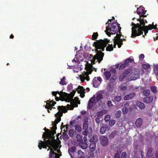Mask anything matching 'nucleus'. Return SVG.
<instances>
[{
    "label": "nucleus",
    "instance_id": "nucleus-54",
    "mask_svg": "<svg viewBox=\"0 0 158 158\" xmlns=\"http://www.w3.org/2000/svg\"><path fill=\"white\" fill-rule=\"evenodd\" d=\"M110 118V116L109 115H107L105 117L104 119L106 121H109Z\"/></svg>",
    "mask_w": 158,
    "mask_h": 158
},
{
    "label": "nucleus",
    "instance_id": "nucleus-12",
    "mask_svg": "<svg viewBox=\"0 0 158 158\" xmlns=\"http://www.w3.org/2000/svg\"><path fill=\"white\" fill-rule=\"evenodd\" d=\"M100 140L101 144L103 146H106L108 144V139L107 137L105 136H102L100 138Z\"/></svg>",
    "mask_w": 158,
    "mask_h": 158
},
{
    "label": "nucleus",
    "instance_id": "nucleus-18",
    "mask_svg": "<svg viewBox=\"0 0 158 158\" xmlns=\"http://www.w3.org/2000/svg\"><path fill=\"white\" fill-rule=\"evenodd\" d=\"M98 140V138L97 135L94 134L92 136L89 140L90 143H96Z\"/></svg>",
    "mask_w": 158,
    "mask_h": 158
},
{
    "label": "nucleus",
    "instance_id": "nucleus-29",
    "mask_svg": "<svg viewBox=\"0 0 158 158\" xmlns=\"http://www.w3.org/2000/svg\"><path fill=\"white\" fill-rule=\"evenodd\" d=\"M90 145L89 148L91 151L93 152L95 149L96 143H91Z\"/></svg>",
    "mask_w": 158,
    "mask_h": 158
},
{
    "label": "nucleus",
    "instance_id": "nucleus-28",
    "mask_svg": "<svg viewBox=\"0 0 158 158\" xmlns=\"http://www.w3.org/2000/svg\"><path fill=\"white\" fill-rule=\"evenodd\" d=\"M137 105L140 109H143L145 108V106L144 104L141 102H138L136 103Z\"/></svg>",
    "mask_w": 158,
    "mask_h": 158
},
{
    "label": "nucleus",
    "instance_id": "nucleus-64",
    "mask_svg": "<svg viewBox=\"0 0 158 158\" xmlns=\"http://www.w3.org/2000/svg\"><path fill=\"white\" fill-rule=\"evenodd\" d=\"M60 98V99H62V98H61L60 97H59V96L58 97V96H55V100H56V101H58L59 100Z\"/></svg>",
    "mask_w": 158,
    "mask_h": 158
},
{
    "label": "nucleus",
    "instance_id": "nucleus-51",
    "mask_svg": "<svg viewBox=\"0 0 158 158\" xmlns=\"http://www.w3.org/2000/svg\"><path fill=\"white\" fill-rule=\"evenodd\" d=\"M110 73H112L114 75H116L115 73L116 72V69L114 68H112L110 70Z\"/></svg>",
    "mask_w": 158,
    "mask_h": 158
},
{
    "label": "nucleus",
    "instance_id": "nucleus-63",
    "mask_svg": "<svg viewBox=\"0 0 158 158\" xmlns=\"http://www.w3.org/2000/svg\"><path fill=\"white\" fill-rule=\"evenodd\" d=\"M96 80H97V81L99 82L100 83L102 81V79L101 77H96Z\"/></svg>",
    "mask_w": 158,
    "mask_h": 158
},
{
    "label": "nucleus",
    "instance_id": "nucleus-3",
    "mask_svg": "<svg viewBox=\"0 0 158 158\" xmlns=\"http://www.w3.org/2000/svg\"><path fill=\"white\" fill-rule=\"evenodd\" d=\"M58 110L59 111L56 114H55V116L56 118L54 122H53L52 124L53 126L51 127V129L53 131H50L49 130L47 129L48 132H44L43 135L45 134V133H50L51 134L52 136L50 139H54L52 137L54 136L55 131L57 129L56 124L60 122L61 119V117L63 115V113H65L67 112V110L65 106H58L57 107ZM43 137V135H42ZM50 139V138H49Z\"/></svg>",
    "mask_w": 158,
    "mask_h": 158
},
{
    "label": "nucleus",
    "instance_id": "nucleus-44",
    "mask_svg": "<svg viewBox=\"0 0 158 158\" xmlns=\"http://www.w3.org/2000/svg\"><path fill=\"white\" fill-rule=\"evenodd\" d=\"M98 36V34L97 32L94 33L93 35H92V39L93 40H95Z\"/></svg>",
    "mask_w": 158,
    "mask_h": 158
},
{
    "label": "nucleus",
    "instance_id": "nucleus-57",
    "mask_svg": "<svg viewBox=\"0 0 158 158\" xmlns=\"http://www.w3.org/2000/svg\"><path fill=\"white\" fill-rule=\"evenodd\" d=\"M107 105L108 106L110 107H111L113 106L112 102L110 100H109L107 102Z\"/></svg>",
    "mask_w": 158,
    "mask_h": 158
},
{
    "label": "nucleus",
    "instance_id": "nucleus-20",
    "mask_svg": "<svg viewBox=\"0 0 158 158\" xmlns=\"http://www.w3.org/2000/svg\"><path fill=\"white\" fill-rule=\"evenodd\" d=\"M94 97H93L91 98L88 101V104L87 108L89 109H91L94 103Z\"/></svg>",
    "mask_w": 158,
    "mask_h": 158
},
{
    "label": "nucleus",
    "instance_id": "nucleus-48",
    "mask_svg": "<svg viewBox=\"0 0 158 158\" xmlns=\"http://www.w3.org/2000/svg\"><path fill=\"white\" fill-rule=\"evenodd\" d=\"M75 131L71 129L69 130V135L70 136L73 137L74 135Z\"/></svg>",
    "mask_w": 158,
    "mask_h": 158
},
{
    "label": "nucleus",
    "instance_id": "nucleus-22",
    "mask_svg": "<svg viewBox=\"0 0 158 158\" xmlns=\"http://www.w3.org/2000/svg\"><path fill=\"white\" fill-rule=\"evenodd\" d=\"M70 102H71L70 103H71V105L68 104L67 105V107L68 108H69L70 107L72 106V108L71 109L73 110V109L74 107H77L78 106L77 104V103L75 102L73 100V99H72V100Z\"/></svg>",
    "mask_w": 158,
    "mask_h": 158
},
{
    "label": "nucleus",
    "instance_id": "nucleus-10",
    "mask_svg": "<svg viewBox=\"0 0 158 158\" xmlns=\"http://www.w3.org/2000/svg\"><path fill=\"white\" fill-rule=\"evenodd\" d=\"M129 77H127V79L129 81L135 80L139 77V74L137 72H132L130 74Z\"/></svg>",
    "mask_w": 158,
    "mask_h": 158
},
{
    "label": "nucleus",
    "instance_id": "nucleus-24",
    "mask_svg": "<svg viewBox=\"0 0 158 158\" xmlns=\"http://www.w3.org/2000/svg\"><path fill=\"white\" fill-rule=\"evenodd\" d=\"M106 124H102L100 130V133L102 134H104L106 130Z\"/></svg>",
    "mask_w": 158,
    "mask_h": 158
},
{
    "label": "nucleus",
    "instance_id": "nucleus-21",
    "mask_svg": "<svg viewBox=\"0 0 158 158\" xmlns=\"http://www.w3.org/2000/svg\"><path fill=\"white\" fill-rule=\"evenodd\" d=\"M136 94L135 93H132L127 95L124 98V99L125 100H130L133 98Z\"/></svg>",
    "mask_w": 158,
    "mask_h": 158
},
{
    "label": "nucleus",
    "instance_id": "nucleus-30",
    "mask_svg": "<svg viewBox=\"0 0 158 158\" xmlns=\"http://www.w3.org/2000/svg\"><path fill=\"white\" fill-rule=\"evenodd\" d=\"M114 84L111 83H109L107 87V90L108 91H111L114 87Z\"/></svg>",
    "mask_w": 158,
    "mask_h": 158
},
{
    "label": "nucleus",
    "instance_id": "nucleus-9",
    "mask_svg": "<svg viewBox=\"0 0 158 158\" xmlns=\"http://www.w3.org/2000/svg\"><path fill=\"white\" fill-rule=\"evenodd\" d=\"M144 29L143 31L144 32V35H143V36L144 38L145 36L148 33V30H151L152 29H156V25H152L151 24L149 25L148 26H144Z\"/></svg>",
    "mask_w": 158,
    "mask_h": 158
},
{
    "label": "nucleus",
    "instance_id": "nucleus-32",
    "mask_svg": "<svg viewBox=\"0 0 158 158\" xmlns=\"http://www.w3.org/2000/svg\"><path fill=\"white\" fill-rule=\"evenodd\" d=\"M104 73L106 80H108L111 76V73L109 72L105 71L104 72Z\"/></svg>",
    "mask_w": 158,
    "mask_h": 158
},
{
    "label": "nucleus",
    "instance_id": "nucleus-13",
    "mask_svg": "<svg viewBox=\"0 0 158 158\" xmlns=\"http://www.w3.org/2000/svg\"><path fill=\"white\" fill-rule=\"evenodd\" d=\"M85 89L83 86H79L77 88V91L78 94H80L81 97L83 98L85 96Z\"/></svg>",
    "mask_w": 158,
    "mask_h": 158
},
{
    "label": "nucleus",
    "instance_id": "nucleus-40",
    "mask_svg": "<svg viewBox=\"0 0 158 158\" xmlns=\"http://www.w3.org/2000/svg\"><path fill=\"white\" fill-rule=\"evenodd\" d=\"M142 66L143 68L146 70L149 69L150 67L149 64H143Z\"/></svg>",
    "mask_w": 158,
    "mask_h": 158
},
{
    "label": "nucleus",
    "instance_id": "nucleus-1",
    "mask_svg": "<svg viewBox=\"0 0 158 158\" xmlns=\"http://www.w3.org/2000/svg\"><path fill=\"white\" fill-rule=\"evenodd\" d=\"M110 42V40L105 39L103 40H97L96 42H94L93 46L96 49L95 51L97 52V53L94 56H93L92 54H90L89 58H92L91 61L92 64H94L96 60H97L99 63L102 60L104 54L102 52V51H104L105 48Z\"/></svg>",
    "mask_w": 158,
    "mask_h": 158
},
{
    "label": "nucleus",
    "instance_id": "nucleus-25",
    "mask_svg": "<svg viewBox=\"0 0 158 158\" xmlns=\"http://www.w3.org/2000/svg\"><path fill=\"white\" fill-rule=\"evenodd\" d=\"M106 113V111L105 110H102L101 111H99L96 114L95 116H98V117H101L103 115Z\"/></svg>",
    "mask_w": 158,
    "mask_h": 158
},
{
    "label": "nucleus",
    "instance_id": "nucleus-16",
    "mask_svg": "<svg viewBox=\"0 0 158 158\" xmlns=\"http://www.w3.org/2000/svg\"><path fill=\"white\" fill-rule=\"evenodd\" d=\"M146 96L143 99V101L144 102L149 104L151 103L153 101V97L152 96Z\"/></svg>",
    "mask_w": 158,
    "mask_h": 158
},
{
    "label": "nucleus",
    "instance_id": "nucleus-50",
    "mask_svg": "<svg viewBox=\"0 0 158 158\" xmlns=\"http://www.w3.org/2000/svg\"><path fill=\"white\" fill-rule=\"evenodd\" d=\"M75 129L76 131L79 132L81 131V128L79 125H76L75 127Z\"/></svg>",
    "mask_w": 158,
    "mask_h": 158
},
{
    "label": "nucleus",
    "instance_id": "nucleus-60",
    "mask_svg": "<svg viewBox=\"0 0 158 158\" xmlns=\"http://www.w3.org/2000/svg\"><path fill=\"white\" fill-rule=\"evenodd\" d=\"M114 158H120V155L118 153H117L115 154Z\"/></svg>",
    "mask_w": 158,
    "mask_h": 158
},
{
    "label": "nucleus",
    "instance_id": "nucleus-4",
    "mask_svg": "<svg viewBox=\"0 0 158 158\" xmlns=\"http://www.w3.org/2000/svg\"><path fill=\"white\" fill-rule=\"evenodd\" d=\"M121 27L120 24L117 22L109 23L108 26L106 27V30L105 31L106 34L110 36L111 34H115L116 33H121Z\"/></svg>",
    "mask_w": 158,
    "mask_h": 158
},
{
    "label": "nucleus",
    "instance_id": "nucleus-7",
    "mask_svg": "<svg viewBox=\"0 0 158 158\" xmlns=\"http://www.w3.org/2000/svg\"><path fill=\"white\" fill-rule=\"evenodd\" d=\"M134 60L132 56H130L124 61V63L121 64L119 66V69L121 70L124 69L128 66L129 63L133 62Z\"/></svg>",
    "mask_w": 158,
    "mask_h": 158
},
{
    "label": "nucleus",
    "instance_id": "nucleus-49",
    "mask_svg": "<svg viewBox=\"0 0 158 158\" xmlns=\"http://www.w3.org/2000/svg\"><path fill=\"white\" fill-rule=\"evenodd\" d=\"M122 111L123 114H126L128 112V109L127 107H124L122 109Z\"/></svg>",
    "mask_w": 158,
    "mask_h": 158
},
{
    "label": "nucleus",
    "instance_id": "nucleus-6",
    "mask_svg": "<svg viewBox=\"0 0 158 158\" xmlns=\"http://www.w3.org/2000/svg\"><path fill=\"white\" fill-rule=\"evenodd\" d=\"M116 34V35L114 37V40L118 44V48H121L122 45L123 44V41L124 40L125 41L126 40L125 38H120L121 36H123L121 34V33H119V34L118 33Z\"/></svg>",
    "mask_w": 158,
    "mask_h": 158
},
{
    "label": "nucleus",
    "instance_id": "nucleus-23",
    "mask_svg": "<svg viewBox=\"0 0 158 158\" xmlns=\"http://www.w3.org/2000/svg\"><path fill=\"white\" fill-rule=\"evenodd\" d=\"M96 77H95L92 81V84L93 86L94 87H97L100 85V83L96 80Z\"/></svg>",
    "mask_w": 158,
    "mask_h": 158
},
{
    "label": "nucleus",
    "instance_id": "nucleus-17",
    "mask_svg": "<svg viewBox=\"0 0 158 158\" xmlns=\"http://www.w3.org/2000/svg\"><path fill=\"white\" fill-rule=\"evenodd\" d=\"M143 123V120L140 118H138L135 122V125L137 128H140L142 126Z\"/></svg>",
    "mask_w": 158,
    "mask_h": 158
},
{
    "label": "nucleus",
    "instance_id": "nucleus-11",
    "mask_svg": "<svg viewBox=\"0 0 158 158\" xmlns=\"http://www.w3.org/2000/svg\"><path fill=\"white\" fill-rule=\"evenodd\" d=\"M49 101L48 100L47 101V102L46 103V105L45 106V108L47 109H50V110H51L52 108H55L53 107V106H54L56 102L53 101H52L50 102H49Z\"/></svg>",
    "mask_w": 158,
    "mask_h": 158
},
{
    "label": "nucleus",
    "instance_id": "nucleus-31",
    "mask_svg": "<svg viewBox=\"0 0 158 158\" xmlns=\"http://www.w3.org/2000/svg\"><path fill=\"white\" fill-rule=\"evenodd\" d=\"M103 98V96L102 94H98L96 97V98L94 99V101H96L97 102L99 101L100 100L102 99Z\"/></svg>",
    "mask_w": 158,
    "mask_h": 158
},
{
    "label": "nucleus",
    "instance_id": "nucleus-8",
    "mask_svg": "<svg viewBox=\"0 0 158 158\" xmlns=\"http://www.w3.org/2000/svg\"><path fill=\"white\" fill-rule=\"evenodd\" d=\"M131 70L130 69H127L124 71L122 73L120 74L119 77V80L120 81H122L125 78L127 80V77H129Z\"/></svg>",
    "mask_w": 158,
    "mask_h": 158
},
{
    "label": "nucleus",
    "instance_id": "nucleus-43",
    "mask_svg": "<svg viewBox=\"0 0 158 158\" xmlns=\"http://www.w3.org/2000/svg\"><path fill=\"white\" fill-rule=\"evenodd\" d=\"M122 99V97L121 96H117L114 97V101L119 102Z\"/></svg>",
    "mask_w": 158,
    "mask_h": 158
},
{
    "label": "nucleus",
    "instance_id": "nucleus-34",
    "mask_svg": "<svg viewBox=\"0 0 158 158\" xmlns=\"http://www.w3.org/2000/svg\"><path fill=\"white\" fill-rule=\"evenodd\" d=\"M137 10L141 11L142 13V14H145L146 12V10H145V8L142 6H141L138 8Z\"/></svg>",
    "mask_w": 158,
    "mask_h": 158
},
{
    "label": "nucleus",
    "instance_id": "nucleus-53",
    "mask_svg": "<svg viewBox=\"0 0 158 158\" xmlns=\"http://www.w3.org/2000/svg\"><path fill=\"white\" fill-rule=\"evenodd\" d=\"M96 117L95 118V121L97 123L99 124L101 120V119L102 118L101 117H98V116Z\"/></svg>",
    "mask_w": 158,
    "mask_h": 158
},
{
    "label": "nucleus",
    "instance_id": "nucleus-2",
    "mask_svg": "<svg viewBox=\"0 0 158 158\" xmlns=\"http://www.w3.org/2000/svg\"><path fill=\"white\" fill-rule=\"evenodd\" d=\"M137 20L140 23L135 24L132 22L131 23V25L132 27L131 28V37L132 38H135L143 34L144 26H145V23L147 22V20L144 19L143 18H139V19H137Z\"/></svg>",
    "mask_w": 158,
    "mask_h": 158
},
{
    "label": "nucleus",
    "instance_id": "nucleus-47",
    "mask_svg": "<svg viewBox=\"0 0 158 158\" xmlns=\"http://www.w3.org/2000/svg\"><path fill=\"white\" fill-rule=\"evenodd\" d=\"M154 70L156 75H158V64L154 66Z\"/></svg>",
    "mask_w": 158,
    "mask_h": 158
},
{
    "label": "nucleus",
    "instance_id": "nucleus-61",
    "mask_svg": "<svg viewBox=\"0 0 158 158\" xmlns=\"http://www.w3.org/2000/svg\"><path fill=\"white\" fill-rule=\"evenodd\" d=\"M68 88L70 90L73 89V85L72 84L69 85H68Z\"/></svg>",
    "mask_w": 158,
    "mask_h": 158
},
{
    "label": "nucleus",
    "instance_id": "nucleus-42",
    "mask_svg": "<svg viewBox=\"0 0 158 158\" xmlns=\"http://www.w3.org/2000/svg\"><path fill=\"white\" fill-rule=\"evenodd\" d=\"M116 131H114L112 132L109 135V138L110 139H113L116 134Z\"/></svg>",
    "mask_w": 158,
    "mask_h": 158
},
{
    "label": "nucleus",
    "instance_id": "nucleus-37",
    "mask_svg": "<svg viewBox=\"0 0 158 158\" xmlns=\"http://www.w3.org/2000/svg\"><path fill=\"white\" fill-rule=\"evenodd\" d=\"M76 137L77 139V141L79 142H81L83 141L82 137L80 135L77 134Z\"/></svg>",
    "mask_w": 158,
    "mask_h": 158
},
{
    "label": "nucleus",
    "instance_id": "nucleus-41",
    "mask_svg": "<svg viewBox=\"0 0 158 158\" xmlns=\"http://www.w3.org/2000/svg\"><path fill=\"white\" fill-rule=\"evenodd\" d=\"M117 77L116 75H113L112 76V77L110 78V83H113L114 82L115 80L116 79Z\"/></svg>",
    "mask_w": 158,
    "mask_h": 158
},
{
    "label": "nucleus",
    "instance_id": "nucleus-26",
    "mask_svg": "<svg viewBox=\"0 0 158 158\" xmlns=\"http://www.w3.org/2000/svg\"><path fill=\"white\" fill-rule=\"evenodd\" d=\"M154 152L152 148H148L147 152V156L148 157H151L153 155Z\"/></svg>",
    "mask_w": 158,
    "mask_h": 158
},
{
    "label": "nucleus",
    "instance_id": "nucleus-33",
    "mask_svg": "<svg viewBox=\"0 0 158 158\" xmlns=\"http://www.w3.org/2000/svg\"><path fill=\"white\" fill-rule=\"evenodd\" d=\"M66 78L65 77H64L63 78L61 79L60 81L59 84L61 85H64L67 84L65 81Z\"/></svg>",
    "mask_w": 158,
    "mask_h": 158
},
{
    "label": "nucleus",
    "instance_id": "nucleus-62",
    "mask_svg": "<svg viewBox=\"0 0 158 158\" xmlns=\"http://www.w3.org/2000/svg\"><path fill=\"white\" fill-rule=\"evenodd\" d=\"M84 121L83 123H88V117L87 116H85L84 119Z\"/></svg>",
    "mask_w": 158,
    "mask_h": 158
},
{
    "label": "nucleus",
    "instance_id": "nucleus-55",
    "mask_svg": "<svg viewBox=\"0 0 158 158\" xmlns=\"http://www.w3.org/2000/svg\"><path fill=\"white\" fill-rule=\"evenodd\" d=\"M78 153L79 155L81 156H83L84 155V153L81 150L78 151Z\"/></svg>",
    "mask_w": 158,
    "mask_h": 158
},
{
    "label": "nucleus",
    "instance_id": "nucleus-46",
    "mask_svg": "<svg viewBox=\"0 0 158 158\" xmlns=\"http://www.w3.org/2000/svg\"><path fill=\"white\" fill-rule=\"evenodd\" d=\"M88 124L87 123H83V130H88Z\"/></svg>",
    "mask_w": 158,
    "mask_h": 158
},
{
    "label": "nucleus",
    "instance_id": "nucleus-27",
    "mask_svg": "<svg viewBox=\"0 0 158 158\" xmlns=\"http://www.w3.org/2000/svg\"><path fill=\"white\" fill-rule=\"evenodd\" d=\"M76 150V148L75 146H73L69 148L68 149V152L69 154L71 155L72 153H74Z\"/></svg>",
    "mask_w": 158,
    "mask_h": 158
},
{
    "label": "nucleus",
    "instance_id": "nucleus-36",
    "mask_svg": "<svg viewBox=\"0 0 158 158\" xmlns=\"http://www.w3.org/2000/svg\"><path fill=\"white\" fill-rule=\"evenodd\" d=\"M151 90L154 94H156L157 92V87L155 86H151Z\"/></svg>",
    "mask_w": 158,
    "mask_h": 158
},
{
    "label": "nucleus",
    "instance_id": "nucleus-59",
    "mask_svg": "<svg viewBox=\"0 0 158 158\" xmlns=\"http://www.w3.org/2000/svg\"><path fill=\"white\" fill-rule=\"evenodd\" d=\"M136 12H137V14L140 15V18H141V15L142 14V12L137 10L136 11Z\"/></svg>",
    "mask_w": 158,
    "mask_h": 158
},
{
    "label": "nucleus",
    "instance_id": "nucleus-19",
    "mask_svg": "<svg viewBox=\"0 0 158 158\" xmlns=\"http://www.w3.org/2000/svg\"><path fill=\"white\" fill-rule=\"evenodd\" d=\"M78 145L81 148L83 149H86L88 147V144L86 142H83V141L78 143Z\"/></svg>",
    "mask_w": 158,
    "mask_h": 158
},
{
    "label": "nucleus",
    "instance_id": "nucleus-56",
    "mask_svg": "<svg viewBox=\"0 0 158 158\" xmlns=\"http://www.w3.org/2000/svg\"><path fill=\"white\" fill-rule=\"evenodd\" d=\"M144 57V55L143 54H140L139 57V60H142Z\"/></svg>",
    "mask_w": 158,
    "mask_h": 158
},
{
    "label": "nucleus",
    "instance_id": "nucleus-35",
    "mask_svg": "<svg viewBox=\"0 0 158 158\" xmlns=\"http://www.w3.org/2000/svg\"><path fill=\"white\" fill-rule=\"evenodd\" d=\"M108 44V46L106 48V51H111L113 50V48L112 44Z\"/></svg>",
    "mask_w": 158,
    "mask_h": 158
},
{
    "label": "nucleus",
    "instance_id": "nucleus-5",
    "mask_svg": "<svg viewBox=\"0 0 158 158\" xmlns=\"http://www.w3.org/2000/svg\"><path fill=\"white\" fill-rule=\"evenodd\" d=\"M92 67V65L90 64H88L85 65V69L86 71H84L83 72V76L81 75L80 76L82 82H84L85 80L87 81L89 80L90 79L89 75L91 74L93 71Z\"/></svg>",
    "mask_w": 158,
    "mask_h": 158
},
{
    "label": "nucleus",
    "instance_id": "nucleus-58",
    "mask_svg": "<svg viewBox=\"0 0 158 158\" xmlns=\"http://www.w3.org/2000/svg\"><path fill=\"white\" fill-rule=\"evenodd\" d=\"M84 130L85 131L83 132V134L85 136H86L89 133V131H88V130Z\"/></svg>",
    "mask_w": 158,
    "mask_h": 158
},
{
    "label": "nucleus",
    "instance_id": "nucleus-39",
    "mask_svg": "<svg viewBox=\"0 0 158 158\" xmlns=\"http://www.w3.org/2000/svg\"><path fill=\"white\" fill-rule=\"evenodd\" d=\"M143 93L146 96H148L150 94V91L149 89H146L143 91Z\"/></svg>",
    "mask_w": 158,
    "mask_h": 158
},
{
    "label": "nucleus",
    "instance_id": "nucleus-14",
    "mask_svg": "<svg viewBox=\"0 0 158 158\" xmlns=\"http://www.w3.org/2000/svg\"><path fill=\"white\" fill-rule=\"evenodd\" d=\"M76 91L77 90H74L72 91L70 94H67L68 97L67 99V102H69L73 99V98L75 93L76 92Z\"/></svg>",
    "mask_w": 158,
    "mask_h": 158
},
{
    "label": "nucleus",
    "instance_id": "nucleus-38",
    "mask_svg": "<svg viewBox=\"0 0 158 158\" xmlns=\"http://www.w3.org/2000/svg\"><path fill=\"white\" fill-rule=\"evenodd\" d=\"M122 112L120 110H118L115 114V116L117 118H119L121 116Z\"/></svg>",
    "mask_w": 158,
    "mask_h": 158
},
{
    "label": "nucleus",
    "instance_id": "nucleus-45",
    "mask_svg": "<svg viewBox=\"0 0 158 158\" xmlns=\"http://www.w3.org/2000/svg\"><path fill=\"white\" fill-rule=\"evenodd\" d=\"M115 122L116 121L115 120L111 119L109 120V125L110 126L112 127L115 124Z\"/></svg>",
    "mask_w": 158,
    "mask_h": 158
},
{
    "label": "nucleus",
    "instance_id": "nucleus-52",
    "mask_svg": "<svg viewBox=\"0 0 158 158\" xmlns=\"http://www.w3.org/2000/svg\"><path fill=\"white\" fill-rule=\"evenodd\" d=\"M127 154L126 152H123L121 155V158H126L127 157Z\"/></svg>",
    "mask_w": 158,
    "mask_h": 158
},
{
    "label": "nucleus",
    "instance_id": "nucleus-15",
    "mask_svg": "<svg viewBox=\"0 0 158 158\" xmlns=\"http://www.w3.org/2000/svg\"><path fill=\"white\" fill-rule=\"evenodd\" d=\"M59 97L62 98V101H64L67 102V99L68 97L67 94L61 91L60 92Z\"/></svg>",
    "mask_w": 158,
    "mask_h": 158
}]
</instances>
